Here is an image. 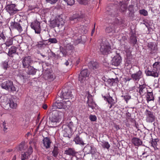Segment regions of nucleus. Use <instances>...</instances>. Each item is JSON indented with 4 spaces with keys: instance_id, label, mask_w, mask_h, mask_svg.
Here are the masks:
<instances>
[{
    "instance_id": "ddd939ff",
    "label": "nucleus",
    "mask_w": 160,
    "mask_h": 160,
    "mask_svg": "<svg viewBox=\"0 0 160 160\" xmlns=\"http://www.w3.org/2000/svg\"><path fill=\"white\" fill-rule=\"evenodd\" d=\"M16 6V5L14 4L7 5L6 7V9L10 14L13 15L16 13L18 11Z\"/></svg>"
},
{
    "instance_id": "cd10ccee",
    "label": "nucleus",
    "mask_w": 160,
    "mask_h": 160,
    "mask_svg": "<svg viewBox=\"0 0 160 160\" xmlns=\"http://www.w3.org/2000/svg\"><path fill=\"white\" fill-rule=\"evenodd\" d=\"M28 68L26 72L28 75H34L36 73V70L32 67L30 66L28 67H27Z\"/></svg>"
},
{
    "instance_id": "c85d7f7f",
    "label": "nucleus",
    "mask_w": 160,
    "mask_h": 160,
    "mask_svg": "<svg viewBox=\"0 0 160 160\" xmlns=\"http://www.w3.org/2000/svg\"><path fill=\"white\" fill-rule=\"evenodd\" d=\"M73 141L77 144L84 145V143L82 138H80L78 135H76V137L74 138Z\"/></svg>"
},
{
    "instance_id": "37998d69",
    "label": "nucleus",
    "mask_w": 160,
    "mask_h": 160,
    "mask_svg": "<svg viewBox=\"0 0 160 160\" xmlns=\"http://www.w3.org/2000/svg\"><path fill=\"white\" fill-rule=\"evenodd\" d=\"M19 49L22 52H23L28 48L27 45L25 43H22L19 45Z\"/></svg>"
},
{
    "instance_id": "b1692460",
    "label": "nucleus",
    "mask_w": 160,
    "mask_h": 160,
    "mask_svg": "<svg viewBox=\"0 0 160 160\" xmlns=\"http://www.w3.org/2000/svg\"><path fill=\"white\" fill-rule=\"evenodd\" d=\"M132 143L136 146L141 145L142 143V141L139 138L134 137L132 139Z\"/></svg>"
},
{
    "instance_id": "58836bf2",
    "label": "nucleus",
    "mask_w": 160,
    "mask_h": 160,
    "mask_svg": "<svg viewBox=\"0 0 160 160\" xmlns=\"http://www.w3.org/2000/svg\"><path fill=\"white\" fill-rule=\"evenodd\" d=\"M158 141V139H152V140L151 142V145L153 147L154 149L155 150H157L158 149V148L157 147V142Z\"/></svg>"
},
{
    "instance_id": "5701e85b",
    "label": "nucleus",
    "mask_w": 160,
    "mask_h": 160,
    "mask_svg": "<svg viewBox=\"0 0 160 160\" xmlns=\"http://www.w3.org/2000/svg\"><path fill=\"white\" fill-rule=\"evenodd\" d=\"M88 65L90 69L93 70L98 69L99 67L98 63L97 62L94 61L89 62Z\"/></svg>"
},
{
    "instance_id": "052dcab7",
    "label": "nucleus",
    "mask_w": 160,
    "mask_h": 160,
    "mask_svg": "<svg viewBox=\"0 0 160 160\" xmlns=\"http://www.w3.org/2000/svg\"><path fill=\"white\" fill-rule=\"evenodd\" d=\"M45 1L47 3L53 4L55 3L58 0H45Z\"/></svg>"
},
{
    "instance_id": "20e7f679",
    "label": "nucleus",
    "mask_w": 160,
    "mask_h": 160,
    "mask_svg": "<svg viewBox=\"0 0 160 160\" xmlns=\"http://www.w3.org/2000/svg\"><path fill=\"white\" fill-rule=\"evenodd\" d=\"M100 46L99 50L102 54L107 55L111 52V47L108 42L102 41L100 43Z\"/></svg>"
},
{
    "instance_id": "6ab92c4d",
    "label": "nucleus",
    "mask_w": 160,
    "mask_h": 160,
    "mask_svg": "<svg viewBox=\"0 0 160 160\" xmlns=\"http://www.w3.org/2000/svg\"><path fill=\"white\" fill-rule=\"evenodd\" d=\"M11 27L12 28H15L21 32L22 30L20 24L18 22H14L11 23Z\"/></svg>"
},
{
    "instance_id": "864d4df0",
    "label": "nucleus",
    "mask_w": 160,
    "mask_h": 160,
    "mask_svg": "<svg viewBox=\"0 0 160 160\" xmlns=\"http://www.w3.org/2000/svg\"><path fill=\"white\" fill-rule=\"evenodd\" d=\"M60 93V92H58V96L56 97L55 102H60L62 101V99H63V98L60 97L59 95Z\"/></svg>"
},
{
    "instance_id": "c9c22d12",
    "label": "nucleus",
    "mask_w": 160,
    "mask_h": 160,
    "mask_svg": "<svg viewBox=\"0 0 160 160\" xmlns=\"http://www.w3.org/2000/svg\"><path fill=\"white\" fill-rule=\"evenodd\" d=\"M13 39L12 38L9 37L3 44H5L7 47H8L13 44Z\"/></svg>"
},
{
    "instance_id": "13d9d810",
    "label": "nucleus",
    "mask_w": 160,
    "mask_h": 160,
    "mask_svg": "<svg viewBox=\"0 0 160 160\" xmlns=\"http://www.w3.org/2000/svg\"><path fill=\"white\" fill-rule=\"evenodd\" d=\"M80 4L86 5L88 3V0H77Z\"/></svg>"
},
{
    "instance_id": "8fccbe9b",
    "label": "nucleus",
    "mask_w": 160,
    "mask_h": 160,
    "mask_svg": "<svg viewBox=\"0 0 160 160\" xmlns=\"http://www.w3.org/2000/svg\"><path fill=\"white\" fill-rule=\"evenodd\" d=\"M48 42L52 43H56L58 42V41L56 38H50L48 40Z\"/></svg>"
},
{
    "instance_id": "c03bdc74",
    "label": "nucleus",
    "mask_w": 160,
    "mask_h": 160,
    "mask_svg": "<svg viewBox=\"0 0 160 160\" xmlns=\"http://www.w3.org/2000/svg\"><path fill=\"white\" fill-rule=\"evenodd\" d=\"M128 10L130 12L129 15V16H132L134 12V6L132 5H129L128 8Z\"/></svg>"
},
{
    "instance_id": "4c0bfd02",
    "label": "nucleus",
    "mask_w": 160,
    "mask_h": 160,
    "mask_svg": "<svg viewBox=\"0 0 160 160\" xmlns=\"http://www.w3.org/2000/svg\"><path fill=\"white\" fill-rule=\"evenodd\" d=\"M59 153V149L58 147L56 146H54V148L52 152L53 156L55 158H56Z\"/></svg>"
},
{
    "instance_id": "4be33fe9",
    "label": "nucleus",
    "mask_w": 160,
    "mask_h": 160,
    "mask_svg": "<svg viewBox=\"0 0 160 160\" xmlns=\"http://www.w3.org/2000/svg\"><path fill=\"white\" fill-rule=\"evenodd\" d=\"M87 98L88 100L87 102V104H88V107L91 108L92 109H93L95 108L94 105H95L96 104L93 102L92 97L88 95Z\"/></svg>"
},
{
    "instance_id": "680f3d73",
    "label": "nucleus",
    "mask_w": 160,
    "mask_h": 160,
    "mask_svg": "<svg viewBox=\"0 0 160 160\" xmlns=\"http://www.w3.org/2000/svg\"><path fill=\"white\" fill-rule=\"evenodd\" d=\"M33 152V149L32 146H30L28 150V151L26 152H27L30 155L32 154Z\"/></svg>"
},
{
    "instance_id": "f8f14e48",
    "label": "nucleus",
    "mask_w": 160,
    "mask_h": 160,
    "mask_svg": "<svg viewBox=\"0 0 160 160\" xmlns=\"http://www.w3.org/2000/svg\"><path fill=\"white\" fill-rule=\"evenodd\" d=\"M59 95L63 99L67 100L71 98L72 97V92L70 90H67L66 91L65 89L63 90L60 93Z\"/></svg>"
},
{
    "instance_id": "473e14b6",
    "label": "nucleus",
    "mask_w": 160,
    "mask_h": 160,
    "mask_svg": "<svg viewBox=\"0 0 160 160\" xmlns=\"http://www.w3.org/2000/svg\"><path fill=\"white\" fill-rule=\"evenodd\" d=\"M154 99V97L152 92H147L146 100L148 102L149 101H153Z\"/></svg>"
},
{
    "instance_id": "423d86ee",
    "label": "nucleus",
    "mask_w": 160,
    "mask_h": 160,
    "mask_svg": "<svg viewBox=\"0 0 160 160\" xmlns=\"http://www.w3.org/2000/svg\"><path fill=\"white\" fill-rule=\"evenodd\" d=\"M80 152H76L73 148H68L64 151V154L72 157H75L77 159L81 158Z\"/></svg>"
},
{
    "instance_id": "393cba45",
    "label": "nucleus",
    "mask_w": 160,
    "mask_h": 160,
    "mask_svg": "<svg viewBox=\"0 0 160 160\" xmlns=\"http://www.w3.org/2000/svg\"><path fill=\"white\" fill-rule=\"evenodd\" d=\"M105 32L107 33H115V31L114 24H111L108 27H106Z\"/></svg>"
},
{
    "instance_id": "774afa93",
    "label": "nucleus",
    "mask_w": 160,
    "mask_h": 160,
    "mask_svg": "<svg viewBox=\"0 0 160 160\" xmlns=\"http://www.w3.org/2000/svg\"><path fill=\"white\" fill-rule=\"evenodd\" d=\"M114 128H115V131H117L118 130L120 129V128L119 127V126L118 125H117L116 124H114Z\"/></svg>"
},
{
    "instance_id": "dca6fc26",
    "label": "nucleus",
    "mask_w": 160,
    "mask_h": 160,
    "mask_svg": "<svg viewBox=\"0 0 160 160\" xmlns=\"http://www.w3.org/2000/svg\"><path fill=\"white\" fill-rule=\"evenodd\" d=\"M83 151L86 154H93L95 152L96 149L93 146L88 144L84 147Z\"/></svg>"
},
{
    "instance_id": "0e129e2a",
    "label": "nucleus",
    "mask_w": 160,
    "mask_h": 160,
    "mask_svg": "<svg viewBox=\"0 0 160 160\" xmlns=\"http://www.w3.org/2000/svg\"><path fill=\"white\" fill-rule=\"evenodd\" d=\"M129 119H127V120L128 122H130L133 123L135 124V125L136 126V121L134 118H129Z\"/></svg>"
},
{
    "instance_id": "de8ad7c7",
    "label": "nucleus",
    "mask_w": 160,
    "mask_h": 160,
    "mask_svg": "<svg viewBox=\"0 0 160 160\" xmlns=\"http://www.w3.org/2000/svg\"><path fill=\"white\" fill-rule=\"evenodd\" d=\"M85 41L82 40V37H80L79 38L76 40L75 41V43L77 44L79 43L84 44Z\"/></svg>"
},
{
    "instance_id": "72a5a7b5",
    "label": "nucleus",
    "mask_w": 160,
    "mask_h": 160,
    "mask_svg": "<svg viewBox=\"0 0 160 160\" xmlns=\"http://www.w3.org/2000/svg\"><path fill=\"white\" fill-rule=\"evenodd\" d=\"M107 102L108 103L110 104L109 107L110 108H111L112 106H114L116 103L114 100L112 98V97L110 96L108 97Z\"/></svg>"
},
{
    "instance_id": "9b49d317",
    "label": "nucleus",
    "mask_w": 160,
    "mask_h": 160,
    "mask_svg": "<svg viewBox=\"0 0 160 160\" xmlns=\"http://www.w3.org/2000/svg\"><path fill=\"white\" fill-rule=\"evenodd\" d=\"M40 23L37 19L32 22L31 25L32 28L34 30L36 33L40 34L41 31Z\"/></svg>"
},
{
    "instance_id": "a19ab883",
    "label": "nucleus",
    "mask_w": 160,
    "mask_h": 160,
    "mask_svg": "<svg viewBox=\"0 0 160 160\" xmlns=\"http://www.w3.org/2000/svg\"><path fill=\"white\" fill-rule=\"evenodd\" d=\"M25 142H22L19 146V149L20 151L25 150L27 148V147L25 146Z\"/></svg>"
},
{
    "instance_id": "a18cd8bd",
    "label": "nucleus",
    "mask_w": 160,
    "mask_h": 160,
    "mask_svg": "<svg viewBox=\"0 0 160 160\" xmlns=\"http://www.w3.org/2000/svg\"><path fill=\"white\" fill-rule=\"evenodd\" d=\"M101 145L102 147L104 148H106L107 149H108L110 147V145L109 144L108 142H102Z\"/></svg>"
},
{
    "instance_id": "f704fd0d",
    "label": "nucleus",
    "mask_w": 160,
    "mask_h": 160,
    "mask_svg": "<svg viewBox=\"0 0 160 160\" xmlns=\"http://www.w3.org/2000/svg\"><path fill=\"white\" fill-rule=\"evenodd\" d=\"M63 101L62 102H55L54 103L53 106L55 107L56 108L59 109H63Z\"/></svg>"
},
{
    "instance_id": "bf43d9fd",
    "label": "nucleus",
    "mask_w": 160,
    "mask_h": 160,
    "mask_svg": "<svg viewBox=\"0 0 160 160\" xmlns=\"http://www.w3.org/2000/svg\"><path fill=\"white\" fill-rule=\"evenodd\" d=\"M132 60V57L131 56H127L126 62L128 63H131V61Z\"/></svg>"
},
{
    "instance_id": "5fc2aeb1",
    "label": "nucleus",
    "mask_w": 160,
    "mask_h": 160,
    "mask_svg": "<svg viewBox=\"0 0 160 160\" xmlns=\"http://www.w3.org/2000/svg\"><path fill=\"white\" fill-rule=\"evenodd\" d=\"M139 13L144 16H147L148 15V12L147 11L144 9L140 10Z\"/></svg>"
},
{
    "instance_id": "f257e3e1",
    "label": "nucleus",
    "mask_w": 160,
    "mask_h": 160,
    "mask_svg": "<svg viewBox=\"0 0 160 160\" xmlns=\"http://www.w3.org/2000/svg\"><path fill=\"white\" fill-rule=\"evenodd\" d=\"M119 5L120 6L119 10L115 8L116 5L112 4H109L106 8V14L112 17H117L119 12H124L126 11L127 9V5L126 4L120 1Z\"/></svg>"
},
{
    "instance_id": "4d7b16f0",
    "label": "nucleus",
    "mask_w": 160,
    "mask_h": 160,
    "mask_svg": "<svg viewBox=\"0 0 160 160\" xmlns=\"http://www.w3.org/2000/svg\"><path fill=\"white\" fill-rule=\"evenodd\" d=\"M89 118L91 121L94 122L96 120L97 117L94 115H91L89 117Z\"/></svg>"
},
{
    "instance_id": "e2e57ef3",
    "label": "nucleus",
    "mask_w": 160,
    "mask_h": 160,
    "mask_svg": "<svg viewBox=\"0 0 160 160\" xmlns=\"http://www.w3.org/2000/svg\"><path fill=\"white\" fill-rule=\"evenodd\" d=\"M67 34L69 35L70 37H71L73 35V32L71 29H69L67 32Z\"/></svg>"
},
{
    "instance_id": "0eeeda50",
    "label": "nucleus",
    "mask_w": 160,
    "mask_h": 160,
    "mask_svg": "<svg viewBox=\"0 0 160 160\" xmlns=\"http://www.w3.org/2000/svg\"><path fill=\"white\" fill-rule=\"evenodd\" d=\"M88 70L84 69L82 70L78 76V80L82 85L85 84L86 82V78L88 75Z\"/></svg>"
},
{
    "instance_id": "a211bd4d",
    "label": "nucleus",
    "mask_w": 160,
    "mask_h": 160,
    "mask_svg": "<svg viewBox=\"0 0 160 160\" xmlns=\"http://www.w3.org/2000/svg\"><path fill=\"white\" fill-rule=\"evenodd\" d=\"M17 48L14 46H12L9 49L8 52V55L10 57L13 58V54H17L18 55V53L17 52Z\"/></svg>"
},
{
    "instance_id": "69168bd1",
    "label": "nucleus",
    "mask_w": 160,
    "mask_h": 160,
    "mask_svg": "<svg viewBox=\"0 0 160 160\" xmlns=\"http://www.w3.org/2000/svg\"><path fill=\"white\" fill-rule=\"evenodd\" d=\"M114 82V79L112 78L108 79L107 81L108 84H110V85H112Z\"/></svg>"
},
{
    "instance_id": "f3484780",
    "label": "nucleus",
    "mask_w": 160,
    "mask_h": 160,
    "mask_svg": "<svg viewBox=\"0 0 160 160\" xmlns=\"http://www.w3.org/2000/svg\"><path fill=\"white\" fill-rule=\"evenodd\" d=\"M43 77L45 79L50 81L53 80L54 79L53 75L51 72L48 71H46L44 73Z\"/></svg>"
},
{
    "instance_id": "c756f323",
    "label": "nucleus",
    "mask_w": 160,
    "mask_h": 160,
    "mask_svg": "<svg viewBox=\"0 0 160 160\" xmlns=\"http://www.w3.org/2000/svg\"><path fill=\"white\" fill-rule=\"evenodd\" d=\"M85 17V14L80 12V13L76 14L74 15L73 17V20H75L76 19H77V20H78L79 19Z\"/></svg>"
},
{
    "instance_id": "1a4fd4ad",
    "label": "nucleus",
    "mask_w": 160,
    "mask_h": 160,
    "mask_svg": "<svg viewBox=\"0 0 160 160\" xmlns=\"http://www.w3.org/2000/svg\"><path fill=\"white\" fill-rule=\"evenodd\" d=\"M74 48V47L72 44L70 43L64 44L63 48L61 50V52L63 54V56H66L68 53L72 52Z\"/></svg>"
},
{
    "instance_id": "338daca9",
    "label": "nucleus",
    "mask_w": 160,
    "mask_h": 160,
    "mask_svg": "<svg viewBox=\"0 0 160 160\" xmlns=\"http://www.w3.org/2000/svg\"><path fill=\"white\" fill-rule=\"evenodd\" d=\"M0 39L2 38L4 41L6 39V37L4 34L3 32H1L0 33Z\"/></svg>"
},
{
    "instance_id": "9d476101",
    "label": "nucleus",
    "mask_w": 160,
    "mask_h": 160,
    "mask_svg": "<svg viewBox=\"0 0 160 160\" xmlns=\"http://www.w3.org/2000/svg\"><path fill=\"white\" fill-rule=\"evenodd\" d=\"M21 60L22 66L24 68L28 67L33 62V61L30 56L23 57L22 58Z\"/></svg>"
},
{
    "instance_id": "2f4dec72",
    "label": "nucleus",
    "mask_w": 160,
    "mask_h": 160,
    "mask_svg": "<svg viewBox=\"0 0 160 160\" xmlns=\"http://www.w3.org/2000/svg\"><path fill=\"white\" fill-rule=\"evenodd\" d=\"M48 40H42L38 42L37 46L38 48H41L44 45L46 46L48 45Z\"/></svg>"
},
{
    "instance_id": "4468645a",
    "label": "nucleus",
    "mask_w": 160,
    "mask_h": 160,
    "mask_svg": "<svg viewBox=\"0 0 160 160\" xmlns=\"http://www.w3.org/2000/svg\"><path fill=\"white\" fill-rule=\"evenodd\" d=\"M137 71L136 73H133L131 75L132 78L136 81H138L143 77L142 72L139 68H138Z\"/></svg>"
},
{
    "instance_id": "e433bc0d",
    "label": "nucleus",
    "mask_w": 160,
    "mask_h": 160,
    "mask_svg": "<svg viewBox=\"0 0 160 160\" xmlns=\"http://www.w3.org/2000/svg\"><path fill=\"white\" fill-rule=\"evenodd\" d=\"M63 109H66L68 108L71 105V102L69 100L63 101Z\"/></svg>"
},
{
    "instance_id": "6e6d98bb",
    "label": "nucleus",
    "mask_w": 160,
    "mask_h": 160,
    "mask_svg": "<svg viewBox=\"0 0 160 160\" xmlns=\"http://www.w3.org/2000/svg\"><path fill=\"white\" fill-rule=\"evenodd\" d=\"M68 127L69 128L71 131H72L73 130L74 127V126L73 123L72 122H70L68 125Z\"/></svg>"
},
{
    "instance_id": "49530a36",
    "label": "nucleus",
    "mask_w": 160,
    "mask_h": 160,
    "mask_svg": "<svg viewBox=\"0 0 160 160\" xmlns=\"http://www.w3.org/2000/svg\"><path fill=\"white\" fill-rule=\"evenodd\" d=\"M130 39L131 40V41L133 44L135 45L136 44L137 42V40L136 36L132 35L130 37Z\"/></svg>"
},
{
    "instance_id": "603ef678",
    "label": "nucleus",
    "mask_w": 160,
    "mask_h": 160,
    "mask_svg": "<svg viewBox=\"0 0 160 160\" xmlns=\"http://www.w3.org/2000/svg\"><path fill=\"white\" fill-rule=\"evenodd\" d=\"M65 2H66L68 5L72 6L73 5L75 2V0H63Z\"/></svg>"
},
{
    "instance_id": "39448f33",
    "label": "nucleus",
    "mask_w": 160,
    "mask_h": 160,
    "mask_svg": "<svg viewBox=\"0 0 160 160\" xmlns=\"http://www.w3.org/2000/svg\"><path fill=\"white\" fill-rule=\"evenodd\" d=\"M1 87L2 88L12 92L16 91V89L13 85V82L11 81L8 80L2 83Z\"/></svg>"
},
{
    "instance_id": "7c9ffc66",
    "label": "nucleus",
    "mask_w": 160,
    "mask_h": 160,
    "mask_svg": "<svg viewBox=\"0 0 160 160\" xmlns=\"http://www.w3.org/2000/svg\"><path fill=\"white\" fill-rule=\"evenodd\" d=\"M148 47L150 50L154 52L157 50V46L152 42H150L148 43Z\"/></svg>"
},
{
    "instance_id": "3c124183",
    "label": "nucleus",
    "mask_w": 160,
    "mask_h": 160,
    "mask_svg": "<svg viewBox=\"0 0 160 160\" xmlns=\"http://www.w3.org/2000/svg\"><path fill=\"white\" fill-rule=\"evenodd\" d=\"M19 76L21 79H26L29 78V77L28 76V75H27L24 73H20L19 74Z\"/></svg>"
},
{
    "instance_id": "79ce46f5",
    "label": "nucleus",
    "mask_w": 160,
    "mask_h": 160,
    "mask_svg": "<svg viewBox=\"0 0 160 160\" xmlns=\"http://www.w3.org/2000/svg\"><path fill=\"white\" fill-rule=\"evenodd\" d=\"M30 157V155L27 152H25L24 153L22 154L21 159V160H26L29 159Z\"/></svg>"
},
{
    "instance_id": "412c9836",
    "label": "nucleus",
    "mask_w": 160,
    "mask_h": 160,
    "mask_svg": "<svg viewBox=\"0 0 160 160\" xmlns=\"http://www.w3.org/2000/svg\"><path fill=\"white\" fill-rule=\"evenodd\" d=\"M8 105L12 109H16L17 107V104L15 103L12 99H10L8 102L6 104V106H5V109H8V108L6 107V106H8Z\"/></svg>"
},
{
    "instance_id": "2eb2a0df",
    "label": "nucleus",
    "mask_w": 160,
    "mask_h": 160,
    "mask_svg": "<svg viewBox=\"0 0 160 160\" xmlns=\"http://www.w3.org/2000/svg\"><path fill=\"white\" fill-rule=\"evenodd\" d=\"M117 55L115 56L111 61V64L112 65L118 66L119 65L122 61L121 58L119 54H118L117 52Z\"/></svg>"
},
{
    "instance_id": "a878e982",
    "label": "nucleus",
    "mask_w": 160,
    "mask_h": 160,
    "mask_svg": "<svg viewBox=\"0 0 160 160\" xmlns=\"http://www.w3.org/2000/svg\"><path fill=\"white\" fill-rule=\"evenodd\" d=\"M139 89V95L142 96L143 95L146 93L145 89L146 88V85L145 84L139 85L138 88Z\"/></svg>"
},
{
    "instance_id": "ea45409f",
    "label": "nucleus",
    "mask_w": 160,
    "mask_h": 160,
    "mask_svg": "<svg viewBox=\"0 0 160 160\" xmlns=\"http://www.w3.org/2000/svg\"><path fill=\"white\" fill-rule=\"evenodd\" d=\"M8 61H5L2 63L1 66L2 68L5 70H7L9 68L10 66L8 64Z\"/></svg>"
},
{
    "instance_id": "7ed1b4c3",
    "label": "nucleus",
    "mask_w": 160,
    "mask_h": 160,
    "mask_svg": "<svg viewBox=\"0 0 160 160\" xmlns=\"http://www.w3.org/2000/svg\"><path fill=\"white\" fill-rule=\"evenodd\" d=\"M153 69L150 70L146 69L145 72L147 76H151L154 78L158 77L160 72V62H155L152 65Z\"/></svg>"
},
{
    "instance_id": "f03ea898",
    "label": "nucleus",
    "mask_w": 160,
    "mask_h": 160,
    "mask_svg": "<svg viewBox=\"0 0 160 160\" xmlns=\"http://www.w3.org/2000/svg\"><path fill=\"white\" fill-rule=\"evenodd\" d=\"M63 112L57 110L53 111L49 117V124L50 127H55L57 125V123L60 122L63 118Z\"/></svg>"
},
{
    "instance_id": "aec40b11",
    "label": "nucleus",
    "mask_w": 160,
    "mask_h": 160,
    "mask_svg": "<svg viewBox=\"0 0 160 160\" xmlns=\"http://www.w3.org/2000/svg\"><path fill=\"white\" fill-rule=\"evenodd\" d=\"M42 143L43 146L46 149H48L50 147L51 141L49 138L46 137L43 138L42 140Z\"/></svg>"
},
{
    "instance_id": "09e8293b",
    "label": "nucleus",
    "mask_w": 160,
    "mask_h": 160,
    "mask_svg": "<svg viewBox=\"0 0 160 160\" xmlns=\"http://www.w3.org/2000/svg\"><path fill=\"white\" fill-rule=\"evenodd\" d=\"M121 97L124 98V99L128 103V101L130 100L131 98V96L128 94L126 95H122Z\"/></svg>"
},
{
    "instance_id": "6e6552de",
    "label": "nucleus",
    "mask_w": 160,
    "mask_h": 160,
    "mask_svg": "<svg viewBox=\"0 0 160 160\" xmlns=\"http://www.w3.org/2000/svg\"><path fill=\"white\" fill-rule=\"evenodd\" d=\"M145 113L146 116V120L147 122L152 123L155 120L156 118L154 112L146 109Z\"/></svg>"
},
{
    "instance_id": "bb28decb",
    "label": "nucleus",
    "mask_w": 160,
    "mask_h": 160,
    "mask_svg": "<svg viewBox=\"0 0 160 160\" xmlns=\"http://www.w3.org/2000/svg\"><path fill=\"white\" fill-rule=\"evenodd\" d=\"M60 25V22L58 19H55L51 21L50 26L51 28H54L56 27H59Z\"/></svg>"
}]
</instances>
